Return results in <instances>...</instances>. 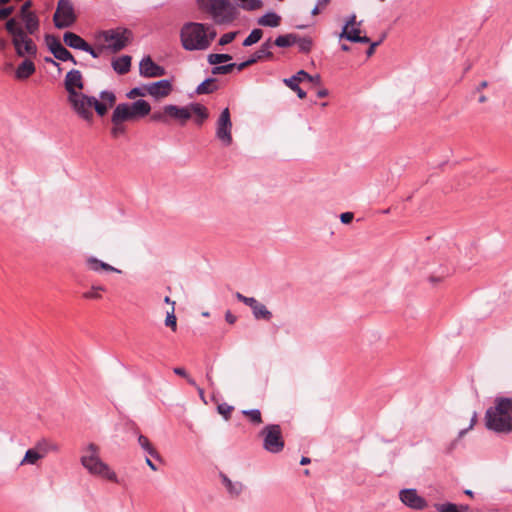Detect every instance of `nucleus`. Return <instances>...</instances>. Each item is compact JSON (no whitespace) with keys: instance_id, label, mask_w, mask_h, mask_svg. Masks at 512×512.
Instances as JSON below:
<instances>
[{"instance_id":"11","label":"nucleus","mask_w":512,"mask_h":512,"mask_svg":"<svg viewBox=\"0 0 512 512\" xmlns=\"http://www.w3.org/2000/svg\"><path fill=\"white\" fill-rule=\"evenodd\" d=\"M32 6L31 0L25 1L19 10L18 17L24 23V30L30 35H35L39 31L40 20L36 13L30 10Z\"/></svg>"},{"instance_id":"12","label":"nucleus","mask_w":512,"mask_h":512,"mask_svg":"<svg viewBox=\"0 0 512 512\" xmlns=\"http://www.w3.org/2000/svg\"><path fill=\"white\" fill-rule=\"evenodd\" d=\"M45 42L48 50L51 54H53L55 59L63 62L70 61L75 65L78 64L73 54L63 46L58 37L55 35L46 34Z\"/></svg>"},{"instance_id":"58","label":"nucleus","mask_w":512,"mask_h":512,"mask_svg":"<svg viewBox=\"0 0 512 512\" xmlns=\"http://www.w3.org/2000/svg\"><path fill=\"white\" fill-rule=\"evenodd\" d=\"M257 302H258V300L255 299L254 297H247V296H245L242 299V303H244L245 305L249 306L250 308H252L254 305H256Z\"/></svg>"},{"instance_id":"54","label":"nucleus","mask_w":512,"mask_h":512,"mask_svg":"<svg viewBox=\"0 0 512 512\" xmlns=\"http://www.w3.org/2000/svg\"><path fill=\"white\" fill-rule=\"evenodd\" d=\"M292 77H298L300 79V82H303V81H312V79H314V77L312 75H310L309 73H307L306 71L304 70H300L298 71L295 75H293Z\"/></svg>"},{"instance_id":"56","label":"nucleus","mask_w":512,"mask_h":512,"mask_svg":"<svg viewBox=\"0 0 512 512\" xmlns=\"http://www.w3.org/2000/svg\"><path fill=\"white\" fill-rule=\"evenodd\" d=\"M354 219V214L352 212H344L340 214V221L343 224H350Z\"/></svg>"},{"instance_id":"36","label":"nucleus","mask_w":512,"mask_h":512,"mask_svg":"<svg viewBox=\"0 0 512 512\" xmlns=\"http://www.w3.org/2000/svg\"><path fill=\"white\" fill-rule=\"evenodd\" d=\"M263 36V31L259 28L253 29L250 34L244 39L242 45L244 47L252 46L261 40Z\"/></svg>"},{"instance_id":"22","label":"nucleus","mask_w":512,"mask_h":512,"mask_svg":"<svg viewBox=\"0 0 512 512\" xmlns=\"http://www.w3.org/2000/svg\"><path fill=\"white\" fill-rule=\"evenodd\" d=\"M63 42L66 46L83 51L87 42L78 34L67 31L63 34Z\"/></svg>"},{"instance_id":"35","label":"nucleus","mask_w":512,"mask_h":512,"mask_svg":"<svg viewBox=\"0 0 512 512\" xmlns=\"http://www.w3.org/2000/svg\"><path fill=\"white\" fill-rule=\"evenodd\" d=\"M230 60H232V56L226 53H211L207 56V61L210 65L226 63Z\"/></svg>"},{"instance_id":"50","label":"nucleus","mask_w":512,"mask_h":512,"mask_svg":"<svg viewBox=\"0 0 512 512\" xmlns=\"http://www.w3.org/2000/svg\"><path fill=\"white\" fill-rule=\"evenodd\" d=\"M173 372L180 376V377H183L187 380V382L191 385V386H196V382L193 378H191L188 373L186 372V370L183 368V367H175L173 369Z\"/></svg>"},{"instance_id":"19","label":"nucleus","mask_w":512,"mask_h":512,"mask_svg":"<svg viewBox=\"0 0 512 512\" xmlns=\"http://www.w3.org/2000/svg\"><path fill=\"white\" fill-rule=\"evenodd\" d=\"M190 109V105L184 107L173 104L165 105V113L168 114V117L179 120L181 124H184L191 118Z\"/></svg>"},{"instance_id":"43","label":"nucleus","mask_w":512,"mask_h":512,"mask_svg":"<svg viewBox=\"0 0 512 512\" xmlns=\"http://www.w3.org/2000/svg\"><path fill=\"white\" fill-rule=\"evenodd\" d=\"M92 108L95 109L97 115L100 117L105 116L109 109L106 103L99 101L96 97L93 98Z\"/></svg>"},{"instance_id":"29","label":"nucleus","mask_w":512,"mask_h":512,"mask_svg":"<svg viewBox=\"0 0 512 512\" xmlns=\"http://www.w3.org/2000/svg\"><path fill=\"white\" fill-rule=\"evenodd\" d=\"M138 443L149 456L156 460H161L160 454L157 452V450L154 448V446L151 444L150 440L146 436L140 434L138 436Z\"/></svg>"},{"instance_id":"6","label":"nucleus","mask_w":512,"mask_h":512,"mask_svg":"<svg viewBox=\"0 0 512 512\" xmlns=\"http://www.w3.org/2000/svg\"><path fill=\"white\" fill-rule=\"evenodd\" d=\"M263 437V448L270 453H279L284 449L282 430L278 424H268L260 432Z\"/></svg>"},{"instance_id":"9","label":"nucleus","mask_w":512,"mask_h":512,"mask_svg":"<svg viewBox=\"0 0 512 512\" xmlns=\"http://www.w3.org/2000/svg\"><path fill=\"white\" fill-rule=\"evenodd\" d=\"M131 31L128 29H110L103 31L102 37L108 43V49L116 53L124 49L130 41Z\"/></svg>"},{"instance_id":"28","label":"nucleus","mask_w":512,"mask_h":512,"mask_svg":"<svg viewBox=\"0 0 512 512\" xmlns=\"http://www.w3.org/2000/svg\"><path fill=\"white\" fill-rule=\"evenodd\" d=\"M280 22H281V17L276 14L275 12H268L266 14H264L263 16H261L260 18H258L257 20V23L261 26H266V27H278L280 25Z\"/></svg>"},{"instance_id":"17","label":"nucleus","mask_w":512,"mask_h":512,"mask_svg":"<svg viewBox=\"0 0 512 512\" xmlns=\"http://www.w3.org/2000/svg\"><path fill=\"white\" fill-rule=\"evenodd\" d=\"M146 91L152 97L158 99L168 96L172 91V84L167 79H162L146 85Z\"/></svg>"},{"instance_id":"55","label":"nucleus","mask_w":512,"mask_h":512,"mask_svg":"<svg viewBox=\"0 0 512 512\" xmlns=\"http://www.w3.org/2000/svg\"><path fill=\"white\" fill-rule=\"evenodd\" d=\"M14 12L13 6L0 8V20L8 18Z\"/></svg>"},{"instance_id":"39","label":"nucleus","mask_w":512,"mask_h":512,"mask_svg":"<svg viewBox=\"0 0 512 512\" xmlns=\"http://www.w3.org/2000/svg\"><path fill=\"white\" fill-rule=\"evenodd\" d=\"M236 63H229L225 65H214V67L211 69V73L213 75H225L229 74L235 69Z\"/></svg>"},{"instance_id":"46","label":"nucleus","mask_w":512,"mask_h":512,"mask_svg":"<svg viewBox=\"0 0 512 512\" xmlns=\"http://www.w3.org/2000/svg\"><path fill=\"white\" fill-rule=\"evenodd\" d=\"M147 93L146 86L132 88L127 94V98L134 99L136 97H144Z\"/></svg>"},{"instance_id":"14","label":"nucleus","mask_w":512,"mask_h":512,"mask_svg":"<svg viewBox=\"0 0 512 512\" xmlns=\"http://www.w3.org/2000/svg\"><path fill=\"white\" fill-rule=\"evenodd\" d=\"M401 502L407 507L414 510H424L428 503L426 499L417 493L416 489H402L399 493Z\"/></svg>"},{"instance_id":"52","label":"nucleus","mask_w":512,"mask_h":512,"mask_svg":"<svg viewBox=\"0 0 512 512\" xmlns=\"http://www.w3.org/2000/svg\"><path fill=\"white\" fill-rule=\"evenodd\" d=\"M217 32L212 25L205 24V36L208 41V48L210 47L212 41L215 39Z\"/></svg>"},{"instance_id":"18","label":"nucleus","mask_w":512,"mask_h":512,"mask_svg":"<svg viewBox=\"0 0 512 512\" xmlns=\"http://www.w3.org/2000/svg\"><path fill=\"white\" fill-rule=\"evenodd\" d=\"M135 120L132 110L130 108V103H120L118 104L111 116L112 124H123V122Z\"/></svg>"},{"instance_id":"4","label":"nucleus","mask_w":512,"mask_h":512,"mask_svg":"<svg viewBox=\"0 0 512 512\" xmlns=\"http://www.w3.org/2000/svg\"><path fill=\"white\" fill-rule=\"evenodd\" d=\"M197 4L218 25L230 24L238 15L237 8L229 0H197Z\"/></svg>"},{"instance_id":"37","label":"nucleus","mask_w":512,"mask_h":512,"mask_svg":"<svg viewBox=\"0 0 512 512\" xmlns=\"http://www.w3.org/2000/svg\"><path fill=\"white\" fill-rule=\"evenodd\" d=\"M37 450H39L41 453H43V457L49 453L50 451H58L59 447L55 443H51L45 439H42L36 444Z\"/></svg>"},{"instance_id":"64","label":"nucleus","mask_w":512,"mask_h":512,"mask_svg":"<svg viewBox=\"0 0 512 512\" xmlns=\"http://www.w3.org/2000/svg\"><path fill=\"white\" fill-rule=\"evenodd\" d=\"M487 86H488V82L484 80V81L480 82L479 85L476 87V91L480 92L483 89H485Z\"/></svg>"},{"instance_id":"20","label":"nucleus","mask_w":512,"mask_h":512,"mask_svg":"<svg viewBox=\"0 0 512 512\" xmlns=\"http://www.w3.org/2000/svg\"><path fill=\"white\" fill-rule=\"evenodd\" d=\"M36 71V67L34 62L27 58L23 60L17 67L15 71V77L18 80L28 79L31 75H33Z\"/></svg>"},{"instance_id":"25","label":"nucleus","mask_w":512,"mask_h":512,"mask_svg":"<svg viewBox=\"0 0 512 512\" xmlns=\"http://www.w3.org/2000/svg\"><path fill=\"white\" fill-rule=\"evenodd\" d=\"M132 58L129 55H123L112 61V67L120 75H125L130 71Z\"/></svg>"},{"instance_id":"27","label":"nucleus","mask_w":512,"mask_h":512,"mask_svg":"<svg viewBox=\"0 0 512 512\" xmlns=\"http://www.w3.org/2000/svg\"><path fill=\"white\" fill-rule=\"evenodd\" d=\"M217 79L216 78H206L203 82H201L197 88L196 93L198 95H205V94H211L218 90V86L216 84Z\"/></svg>"},{"instance_id":"60","label":"nucleus","mask_w":512,"mask_h":512,"mask_svg":"<svg viewBox=\"0 0 512 512\" xmlns=\"http://www.w3.org/2000/svg\"><path fill=\"white\" fill-rule=\"evenodd\" d=\"M381 41L373 42L366 51L368 57L372 56L375 52V48L380 44Z\"/></svg>"},{"instance_id":"1","label":"nucleus","mask_w":512,"mask_h":512,"mask_svg":"<svg viewBox=\"0 0 512 512\" xmlns=\"http://www.w3.org/2000/svg\"><path fill=\"white\" fill-rule=\"evenodd\" d=\"M485 427L499 435L512 433V398L497 396L484 416Z\"/></svg>"},{"instance_id":"41","label":"nucleus","mask_w":512,"mask_h":512,"mask_svg":"<svg viewBox=\"0 0 512 512\" xmlns=\"http://www.w3.org/2000/svg\"><path fill=\"white\" fill-rule=\"evenodd\" d=\"M240 7L247 11H255L263 6V2L261 0H239Z\"/></svg>"},{"instance_id":"57","label":"nucleus","mask_w":512,"mask_h":512,"mask_svg":"<svg viewBox=\"0 0 512 512\" xmlns=\"http://www.w3.org/2000/svg\"><path fill=\"white\" fill-rule=\"evenodd\" d=\"M83 51L89 53L93 58H98L100 56V52L95 50L88 42Z\"/></svg>"},{"instance_id":"34","label":"nucleus","mask_w":512,"mask_h":512,"mask_svg":"<svg viewBox=\"0 0 512 512\" xmlns=\"http://www.w3.org/2000/svg\"><path fill=\"white\" fill-rule=\"evenodd\" d=\"M296 43L298 45L299 51L302 53H309L313 46V41L311 37L305 36L301 37L298 34H296Z\"/></svg>"},{"instance_id":"7","label":"nucleus","mask_w":512,"mask_h":512,"mask_svg":"<svg viewBox=\"0 0 512 512\" xmlns=\"http://www.w3.org/2000/svg\"><path fill=\"white\" fill-rule=\"evenodd\" d=\"M77 20L74 6L71 0H58L56 11L53 15L54 26L58 29L69 28Z\"/></svg>"},{"instance_id":"24","label":"nucleus","mask_w":512,"mask_h":512,"mask_svg":"<svg viewBox=\"0 0 512 512\" xmlns=\"http://www.w3.org/2000/svg\"><path fill=\"white\" fill-rule=\"evenodd\" d=\"M134 119L143 118L147 116L151 111L150 104L143 99L136 100L130 104Z\"/></svg>"},{"instance_id":"44","label":"nucleus","mask_w":512,"mask_h":512,"mask_svg":"<svg viewBox=\"0 0 512 512\" xmlns=\"http://www.w3.org/2000/svg\"><path fill=\"white\" fill-rule=\"evenodd\" d=\"M165 325L167 327H170L173 331H176L177 318L175 316V308L174 307H172L170 312H167L166 319H165Z\"/></svg>"},{"instance_id":"10","label":"nucleus","mask_w":512,"mask_h":512,"mask_svg":"<svg viewBox=\"0 0 512 512\" xmlns=\"http://www.w3.org/2000/svg\"><path fill=\"white\" fill-rule=\"evenodd\" d=\"M216 138L224 145L230 146L232 138V121L229 108H225L220 113L216 123Z\"/></svg>"},{"instance_id":"48","label":"nucleus","mask_w":512,"mask_h":512,"mask_svg":"<svg viewBox=\"0 0 512 512\" xmlns=\"http://www.w3.org/2000/svg\"><path fill=\"white\" fill-rule=\"evenodd\" d=\"M227 491L232 496H238L243 490V485L241 482H231L230 485L226 487Z\"/></svg>"},{"instance_id":"62","label":"nucleus","mask_w":512,"mask_h":512,"mask_svg":"<svg viewBox=\"0 0 512 512\" xmlns=\"http://www.w3.org/2000/svg\"><path fill=\"white\" fill-rule=\"evenodd\" d=\"M196 389H197V392L199 394V397L200 399L203 401L204 404H207V401H206V398H205V393H204V390L203 388L199 387L197 384L196 386H194Z\"/></svg>"},{"instance_id":"21","label":"nucleus","mask_w":512,"mask_h":512,"mask_svg":"<svg viewBox=\"0 0 512 512\" xmlns=\"http://www.w3.org/2000/svg\"><path fill=\"white\" fill-rule=\"evenodd\" d=\"M272 46H273L272 39L271 38L267 39L265 42L262 43L260 48L251 55V57L249 59L252 60L253 64H255L256 62H258L264 58L272 59L273 58V53L271 52Z\"/></svg>"},{"instance_id":"49","label":"nucleus","mask_w":512,"mask_h":512,"mask_svg":"<svg viewBox=\"0 0 512 512\" xmlns=\"http://www.w3.org/2000/svg\"><path fill=\"white\" fill-rule=\"evenodd\" d=\"M151 120L155 122H162L167 123L168 122V114L165 113V106L163 107L162 111H155L151 115Z\"/></svg>"},{"instance_id":"33","label":"nucleus","mask_w":512,"mask_h":512,"mask_svg":"<svg viewBox=\"0 0 512 512\" xmlns=\"http://www.w3.org/2000/svg\"><path fill=\"white\" fill-rule=\"evenodd\" d=\"M43 458V453H41L37 448L28 449L25 453L24 458L21 461V465L23 464H35L39 459Z\"/></svg>"},{"instance_id":"45","label":"nucleus","mask_w":512,"mask_h":512,"mask_svg":"<svg viewBox=\"0 0 512 512\" xmlns=\"http://www.w3.org/2000/svg\"><path fill=\"white\" fill-rule=\"evenodd\" d=\"M233 410L234 407L228 405L227 403H222L217 406L218 413L221 414L226 420L230 419Z\"/></svg>"},{"instance_id":"42","label":"nucleus","mask_w":512,"mask_h":512,"mask_svg":"<svg viewBox=\"0 0 512 512\" xmlns=\"http://www.w3.org/2000/svg\"><path fill=\"white\" fill-rule=\"evenodd\" d=\"M99 97L102 100L101 102L106 103V105L109 108L113 107L116 103V95L112 91H108V90L101 91L99 94Z\"/></svg>"},{"instance_id":"30","label":"nucleus","mask_w":512,"mask_h":512,"mask_svg":"<svg viewBox=\"0 0 512 512\" xmlns=\"http://www.w3.org/2000/svg\"><path fill=\"white\" fill-rule=\"evenodd\" d=\"M251 310L256 320L270 321L272 318L271 311H269L267 307L259 301L251 308Z\"/></svg>"},{"instance_id":"23","label":"nucleus","mask_w":512,"mask_h":512,"mask_svg":"<svg viewBox=\"0 0 512 512\" xmlns=\"http://www.w3.org/2000/svg\"><path fill=\"white\" fill-rule=\"evenodd\" d=\"M86 263H87L88 268L95 272H99V271L103 270L106 272L121 273V270L111 266L110 264H108L106 262H103V261L97 259L96 257H89L87 259Z\"/></svg>"},{"instance_id":"3","label":"nucleus","mask_w":512,"mask_h":512,"mask_svg":"<svg viewBox=\"0 0 512 512\" xmlns=\"http://www.w3.org/2000/svg\"><path fill=\"white\" fill-rule=\"evenodd\" d=\"M80 462L90 474L112 482H118L116 473L100 459L99 447L96 444L90 443L82 449Z\"/></svg>"},{"instance_id":"26","label":"nucleus","mask_w":512,"mask_h":512,"mask_svg":"<svg viewBox=\"0 0 512 512\" xmlns=\"http://www.w3.org/2000/svg\"><path fill=\"white\" fill-rule=\"evenodd\" d=\"M191 114L194 113L196 115L194 121L198 126H202L203 123L208 119L209 113L207 108L200 103H191L190 104Z\"/></svg>"},{"instance_id":"32","label":"nucleus","mask_w":512,"mask_h":512,"mask_svg":"<svg viewBox=\"0 0 512 512\" xmlns=\"http://www.w3.org/2000/svg\"><path fill=\"white\" fill-rule=\"evenodd\" d=\"M296 34L295 33H289L285 35H279L275 41L273 42V45H276L281 48H286L294 45L296 43Z\"/></svg>"},{"instance_id":"59","label":"nucleus","mask_w":512,"mask_h":512,"mask_svg":"<svg viewBox=\"0 0 512 512\" xmlns=\"http://www.w3.org/2000/svg\"><path fill=\"white\" fill-rule=\"evenodd\" d=\"M251 65H253L252 60H250V59L248 58V59H247L246 61H244V62H241V63H239V64H237V63H236L235 68H236L238 71H242V70H244L245 68H247V67H249V66H251Z\"/></svg>"},{"instance_id":"16","label":"nucleus","mask_w":512,"mask_h":512,"mask_svg":"<svg viewBox=\"0 0 512 512\" xmlns=\"http://www.w3.org/2000/svg\"><path fill=\"white\" fill-rule=\"evenodd\" d=\"M139 74L145 78L161 77L166 74V70L156 64L150 56H145L139 63Z\"/></svg>"},{"instance_id":"47","label":"nucleus","mask_w":512,"mask_h":512,"mask_svg":"<svg viewBox=\"0 0 512 512\" xmlns=\"http://www.w3.org/2000/svg\"><path fill=\"white\" fill-rule=\"evenodd\" d=\"M435 508L438 512H460L453 503L435 504Z\"/></svg>"},{"instance_id":"53","label":"nucleus","mask_w":512,"mask_h":512,"mask_svg":"<svg viewBox=\"0 0 512 512\" xmlns=\"http://www.w3.org/2000/svg\"><path fill=\"white\" fill-rule=\"evenodd\" d=\"M125 133V127L122 124H113V127L111 128V135L114 138H117L118 136Z\"/></svg>"},{"instance_id":"8","label":"nucleus","mask_w":512,"mask_h":512,"mask_svg":"<svg viewBox=\"0 0 512 512\" xmlns=\"http://www.w3.org/2000/svg\"><path fill=\"white\" fill-rule=\"evenodd\" d=\"M94 96H88L84 93H79L75 97H67L69 104L73 111L83 120L88 123L93 122L92 102Z\"/></svg>"},{"instance_id":"40","label":"nucleus","mask_w":512,"mask_h":512,"mask_svg":"<svg viewBox=\"0 0 512 512\" xmlns=\"http://www.w3.org/2000/svg\"><path fill=\"white\" fill-rule=\"evenodd\" d=\"M242 413L247 416L250 422L254 425H259L263 422L262 415L259 409L244 410Z\"/></svg>"},{"instance_id":"5","label":"nucleus","mask_w":512,"mask_h":512,"mask_svg":"<svg viewBox=\"0 0 512 512\" xmlns=\"http://www.w3.org/2000/svg\"><path fill=\"white\" fill-rule=\"evenodd\" d=\"M180 39L183 48L187 51H201L208 48L203 23H185L180 30Z\"/></svg>"},{"instance_id":"51","label":"nucleus","mask_w":512,"mask_h":512,"mask_svg":"<svg viewBox=\"0 0 512 512\" xmlns=\"http://www.w3.org/2000/svg\"><path fill=\"white\" fill-rule=\"evenodd\" d=\"M237 31L223 34L219 39V45L224 46L231 43L237 36Z\"/></svg>"},{"instance_id":"31","label":"nucleus","mask_w":512,"mask_h":512,"mask_svg":"<svg viewBox=\"0 0 512 512\" xmlns=\"http://www.w3.org/2000/svg\"><path fill=\"white\" fill-rule=\"evenodd\" d=\"M283 82L292 91L296 92L300 99H304L306 97V92L299 86L300 79L298 77L291 76L290 78H285Z\"/></svg>"},{"instance_id":"38","label":"nucleus","mask_w":512,"mask_h":512,"mask_svg":"<svg viewBox=\"0 0 512 512\" xmlns=\"http://www.w3.org/2000/svg\"><path fill=\"white\" fill-rule=\"evenodd\" d=\"M106 288L102 285H93L89 291L82 294L85 299H101L102 295L100 292L105 291Z\"/></svg>"},{"instance_id":"15","label":"nucleus","mask_w":512,"mask_h":512,"mask_svg":"<svg viewBox=\"0 0 512 512\" xmlns=\"http://www.w3.org/2000/svg\"><path fill=\"white\" fill-rule=\"evenodd\" d=\"M64 87L68 93V97H75L84 88V81L81 71L72 69L64 79Z\"/></svg>"},{"instance_id":"63","label":"nucleus","mask_w":512,"mask_h":512,"mask_svg":"<svg viewBox=\"0 0 512 512\" xmlns=\"http://www.w3.org/2000/svg\"><path fill=\"white\" fill-rule=\"evenodd\" d=\"M44 61L48 64H52L53 66H56L58 67V69L60 70V65L58 62H56L53 58L51 57H45Z\"/></svg>"},{"instance_id":"13","label":"nucleus","mask_w":512,"mask_h":512,"mask_svg":"<svg viewBox=\"0 0 512 512\" xmlns=\"http://www.w3.org/2000/svg\"><path fill=\"white\" fill-rule=\"evenodd\" d=\"M360 26L361 22H357L356 15L352 14L345 22L340 33V38H345L346 40L354 43H369V37L360 35Z\"/></svg>"},{"instance_id":"2","label":"nucleus","mask_w":512,"mask_h":512,"mask_svg":"<svg viewBox=\"0 0 512 512\" xmlns=\"http://www.w3.org/2000/svg\"><path fill=\"white\" fill-rule=\"evenodd\" d=\"M5 29L11 36V42L17 56H28L30 58L37 56V45L29 37L30 33L24 30L17 17L8 19L5 23Z\"/></svg>"},{"instance_id":"61","label":"nucleus","mask_w":512,"mask_h":512,"mask_svg":"<svg viewBox=\"0 0 512 512\" xmlns=\"http://www.w3.org/2000/svg\"><path fill=\"white\" fill-rule=\"evenodd\" d=\"M225 319L229 324H234L237 320L236 316L233 315L229 310L225 314Z\"/></svg>"}]
</instances>
